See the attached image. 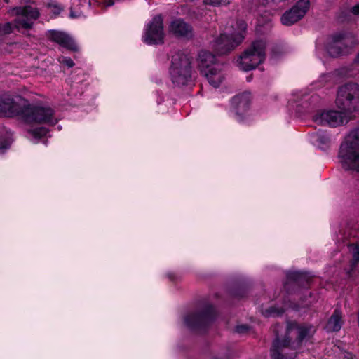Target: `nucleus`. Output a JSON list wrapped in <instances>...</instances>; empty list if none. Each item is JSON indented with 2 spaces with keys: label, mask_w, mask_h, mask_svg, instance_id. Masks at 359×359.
Masks as SVG:
<instances>
[{
  "label": "nucleus",
  "mask_w": 359,
  "mask_h": 359,
  "mask_svg": "<svg viewBox=\"0 0 359 359\" xmlns=\"http://www.w3.org/2000/svg\"><path fill=\"white\" fill-rule=\"evenodd\" d=\"M203 3L205 5H210L212 6H219L222 4V2L219 1V0H203Z\"/></svg>",
  "instance_id": "30"
},
{
  "label": "nucleus",
  "mask_w": 359,
  "mask_h": 359,
  "mask_svg": "<svg viewBox=\"0 0 359 359\" xmlns=\"http://www.w3.org/2000/svg\"><path fill=\"white\" fill-rule=\"evenodd\" d=\"M50 39L60 44V46L67 48L68 49L76 50V45L74 40L67 34L58 32V31H50L49 32Z\"/></svg>",
  "instance_id": "17"
},
{
  "label": "nucleus",
  "mask_w": 359,
  "mask_h": 359,
  "mask_svg": "<svg viewBox=\"0 0 359 359\" xmlns=\"http://www.w3.org/2000/svg\"><path fill=\"white\" fill-rule=\"evenodd\" d=\"M13 32V26L11 23L6 22L4 25H0V35L4 36L8 34Z\"/></svg>",
  "instance_id": "27"
},
{
  "label": "nucleus",
  "mask_w": 359,
  "mask_h": 359,
  "mask_svg": "<svg viewBox=\"0 0 359 359\" xmlns=\"http://www.w3.org/2000/svg\"><path fill=\"white\" fill-rule=\"evenodd\" d=\"M246 330H247V327H245V326H238L236 327V331L238 332H243Z\"/></svg>",
  "instance_id": "33"
},
{
  "label": "nucleus",
  "mask_w": 359,
  "mask_h": 359,
  "mask_svg": "<svg viewBox=\"0 0 359 359\" xmlns=\"http://www.w3.org/2000/svg\"><path fill=\"white\" fill-rule=\"evenodd\" d=\"M29 133L35 138L41 137L48 133V129L45 127H39L36 129L29 130Z\"/></svg>",
  "instance_id": "25"
},
{
  "label": "nucleus",
  "mask_w": 359,
  "mask_h": 359,
  "mask_svg": "<svg viewBox=\"0 0 359 359\" xmlns=\"http://www.w3.org/2000/svg\"><path fill=\"white\" fill-rule=\"evenodd\" d=\"M12 142L11 137L7 135L6 137H0V154H4L10 147Z\"/></svg>",
  "instance_id": "24"
},
{
  "label": "nucleus",
  "mask_w": 359,
  "mask_h": 359,
  "mask_svg": "<svg viewBox=\"0 0 359 359\" xmlns=\"http://www.w3.org/2000/svg\"><path fill=\"white\" fill-rule=\"evenodd\" d=\"M49 8L50 12L53 13L55 15H58L62 11V8L56 4H50Z\"/></svg>",
  "instance_id": "29"
},
{
  "label": "nucleus",
  "mask_w": 359,
  "mask_h": 359,
  "mask_svg": "<svg viewBox=\"0 0 359 359\" xmlns=\"http://www.w3.org/2000/svg\"><path fill=\"white\" fill-rule=\"evenodd\" d=\"M313 121L322 126L337 127L346 123L348 118L342 115V113L334 110L318 111L313 116Z\"/></svg>",
  "instance_id": "9"
},
{
  "label": "nucleus",
  "mask_w": 359,
  "mask_h": 359,
  "mask_svg": "<svg viewBox=\"0 0 359 359\" xmlns=\"http://www.w3.org/2000/svg\"><path fill=\"white\" fill-rule=\"evenodd\" d=\"M176 75L173 74V70H170V76L173 83L177 86H184L187 84L191 78V72L186 71H177Z\"/></svg>",
  "instance_id": "22"
},
{
  "label": "nucleus",
  "mask_w": 359,
  "mask_h": 359,
  "mask_svg": "<svg viewBox=\"0 0 359 359\" xmlns=\"http://www.w3.org/2000/svg\"><path fill=\"white\" fill-rule=\"evenodd\" d=\"M79 15H76V14L74 13V12H73L72 11H71V12H70V17H71V18H77V17H79Z\"/></svg>",
  "instance_id": "35"
},
{
  "label": "nucleus",
  "mask_w": 359,
  "mask_h": 359,
  "mask_svg": "<svg viewBox=\"0 0 359 359\" xmlns=\"http://www.w3.org/2000/svg\"><path fill=\"white\" fill-rule=\"evenodd\" d=\"M341 318V313L339 310H335L334 313L332 315V316L330 318L327 322V330L331 332L339 331L342 325Z\"/></svg>",
  "instance_id": "20"
},
{
  "label": "nucleus",
  "mask_w": 359,
  "mask_h": 359,
  "mask_svg": "<svg viewBox=\"0 0 359 359\" xmlns=\"http://www.w3.org/2000/svg\"><path fill=\"white\" fill-rule=\"evenodd\" d=\"M309 140L313 144L319 147H323L330 142V136L325 133L321 131H318L311 134Z\"/></svg>",
  "instance_id": "21"
},
{
  "label": "nucleus",
  "mask_w": 359,
  "mask_h": 359,
  "mask_svg": "<svg viewBox=\"0 0 359 359\" xmlns=\"http://www.w3.org/2000/svg\"><path fill=\"white\" fill-rule=\"evenodd\" d=\"M209 83L215 88H217L223 82L224 75L222 71L221 65L214 66L210 70L203 74Z\"/></svg>",
  "instance_id": "18"
},
{
  "label": "nucleus",
  "mask_w": 359,
  "mask_h": 359,
  "mask_svg": "<svg viewBox=\"0 0 359 359\" xmlns=\"http://www.w3.org/2000/svg\"><path fill=\"white\" fill-rule=\"evenodd\" d=\"M251 101V96L249 93H243L233 97L232 99V106L234 108L236 114L238 115V119L241 121L240 114L246 111Z\"/></svg>",
  "instance_id": "14"
},
{
  "label": "nucleus",
  "mask_w": 359,
  "mask_h": 359,
  "mask_svg": "<svg viewBox=\"0 0 359 359\" xmlns=\"http://www.w3.org/2000/svg\"><path fill=\"white\" fill-rule=\"evenodd\" d=\"M309 6V0H300L290 11L285 12L281 22L284 25L290 26L302 18L307 12Z\"/></svg>",
  "instance_id": "10"
},
{
  "label": "nucleus",
  "mask_w": 359,
  "mask_h": 359,
  "mask_svg": "<svg viewBox=\"0 0 359 359\" xmlns=\"http://www.w3.org/2000/svg\"><path fill=\"white\" fill-rule=\"evenodd\" d=\"M266 57V43L255 41L237 60L238 66L243 71L255 69Z\"/></svg>",
  "instance_id": "3"
},
{
  "label": "nucleus",
  "mask_w": 359,
  "mask_h": 359,
  "mask_svg": "<svg viewBox=\"0 0 359 359\" xmlns=\"http://www.w3.org/2000/svg\"><path fill=\"white\" fill-rule=\"evenodd\" d=\"M170 70H173L175 76L177 71H186L191 72V60L185 54L177 53L172 57L171 67Z\"/></svg>",
  "instance_id": "13"
},
{
  "label": "nucleus",
  "mask_w": 359,
  "mask_h": 359,
  "mask_svg": "<svg viewBox=\"0 0 359 359\" xmlns=\"http://www.w3.org/2000/svg\"><path fill=\"white\" fill-rule=\"evenodd\" d=\"M336 104L345 113L359 111V85L346 83L341 86L337 92Z\"/></svg>",
  "instance_id": "4"
},
{
  "label": "nucleus",
  "mask_w": 359,
  "mask_h": 359,
  "mask_svg": "<svg viewBox=\"0 0 359 359\" xmlns=\"http://www.w3.org/2000/svg\"><path fill=\"white\" fill-rule=\"evenodd\" d=\"M314 328L311 326H299L294 322L288 323L285 334L282 337L278 332H276V339L273 344L271 351V355L273 359H292L294 355L286 356L284 348L287 347L290 344V339L293 337L297 338V342L292 343L293 348H296L300 342L304 339L309 337L314 332Z\"/></svg>",
  "instance_id": "1"
},
{
  "label": "nucleus",
  "mask_w": 359,
  "mask_h": 359,
  "mask_svg": "<svg viewBox=\"0 0 359 359\" xmlns=\"http://www.w3.org/2000/svg\"><path fill=\"white\" fill-rule=\"evenodd\" d=\"M168 30L169 32L178 37L190 39L193 36V29L191 25L181 19L172 21Z\"/></svg>",
  "instance_id": "12"
},
{
  "label": "nucleus",
  "mask_w": 359,
  "mask_h": 359,
  "mask_svg": "<svg viewBox=\"0 0 359 359\" xmlns=\"http://www.w3.org/2000/svg\"><path fill=\"white\" fill-rule=\"evenodd\" d=\"M356 61H357V62H359V53H358V56H357V57H356Z\"/></svg>",
  "instance_id": "36"
},
{
  "label": "nucleus",
  "mask_w": 359,
  "mask_h": 359,
  "mask_svg": "<svg viewBox=\"0 0 359 359\" xmlns=\"http://www.w3.org/2000/svg\"><path fill=\"white\" fill-rule=\"evenodd\" d=\"M103 4L105 7H108V6H111L114 5V0H105V1Z\"/></svg>",
  "instance_id": "31"
},
{
  "label": "nucleus",
  "mask_w": 359,
  "mask_h": 359,
  "mask_svg": "<svg viewBox=\"0 0 359 359\" xmlns=\"http://www.w3.org/2000/svg\"><path fill=\"white\" fill-rule=\"evenodd\" d=\"M352 12L353 14L355 15H359V4L358 5H356L353 8H352Z\"/></svg>",
  "instance_id": "32"
},
{
  "label": "nucleus",
  "mask_w": 359,
  "mask_h": 359,
  "mask_svg": "<svg viewBox=\"0 0 359 359\" xmlns=\"http://www.w3.org/2000/svg\"><path fill=\"white\" fill-rule=\"evenodd\" d=\"M347 355V357L351 356V354L349 353H346Z\"/></svg>",
  "instance_id": "37"
},
{
  "label": "nucleus",
  "mask_w": 359,
  "mask_h": 359,
  "mask_svg": "<svg viewBox=\"0 0 359 359\" xmlns=\"http://www.w3.org/2000/svg\"><path fill=\"white\" fill-rule=\"evenodd\" d=\"M12 14L15 16V27L18 30L31 28L39 15L38 10L31 6L14 8Z\"/></svg>",
  "instance_id": "7"
},
{
  "label": "nucleus",
  "mask_w": 359,
  "mask_h": 359,
  "mask_svg": "<svg viewBox=\"0 0 359 359\" xmlns=\"http://www.w3.org/2000/svg\"><path fill=\"white\" fill-rule=\"evenodd\" d=\"M338 157L345 170L359 172V129L352 130L346 137L341 144Z\"/></svg>",
  "instance_id": "2"
},
{
  "label": "nucleus",
  "mask_w": 359,
  "mask_h": 359,
  "mask_svg": "<svg viewBox=\"0 0 359 359\" xmlns=\"http://www.w3.org/2000/svg\"><path fill=\"white\" fill-rule=\"evenodd\" d=\"M19 107L11 99L0 101V116H13L19 114Z\"/></svg>",
  "instance_id": "19"
},
{
  "label": "nucleus",
  "mask_w": 359,
  "mask_h": 359,
  "mask_svg": "<svg viewBox=\"0 0 359 359\" xmlns=\"http://www.w3.org/2000/svg\"><path fill=\"white\" fill-rule=\"evenodd\" d=\"M212 307L210 306L205 311L187 314L184 319L185 325L195 328L208 322L212 318Z\"/></svg>",
  "instance_id": "11"
},
{
  "label": "nucleus",
  "mask_w": 359,
  "mask_h": 359,
  "mask_svg": "<svg viewBox=\"0 0 359 359\" xmlns=\"http://www.w3.org/2000/svg\"><path fill=\"white\" fill-rule=\"evenodd\" d=\"M219 1H221L222 2V5H227V4H229L230 2H231V0H219Z\"/></svg>",
  "instance_id": "34"
},
{
  "label": "nucleus",
  "mask_w": 359,
  "mask_h": 359,
  "mask_svg": "<svg viewBox=\"0 0 359 359\" xmlns=\"http://www.w3.org/2000/svg\"><path fill=\"white\" fill-rule=\"evenodd\" d=\"M238 30L227 35L222 34L217 39L212 45L218 55H224L231 51L239 45L245 37L247 25L243 21L237 22Z\"/></svg>",
  "instance_id": "6"
},
{
  "label": "nucleus",
  "mask_w": 359,
  "mask_h": 359,
  "mask_svg": "<svg viewBox=\"0 0 359 359\" xmlns=\"http://www.w3.org/2000/svg\"><path fill=\"white\" fill-rule=\"evenodd\" d=\"M215 62V56L210 52L201 50L198 53V67L203 74L210 70L214 66L217 67V65H219Z\"/></svg>",
  "instance_id": "15"
},
{
  "label": "nucleus",
  "mask_w": 359,
  "mask_h": 359,
  "mask_svg": "<svg viewBox=\"0 0 359 359\" xmlns=\"http://www.w3.org/2000/svg\"><path fill=\"white\" fill-rule=\"evenodd\" d=\"M22 118L28 124L55 125L58 118L52 108L46 106H33L24 109Z\"/></svg>",
  "instance_id": "5"
},
{
  "label": "nucleus",
  "mask_w": 359,
  "mask_h": 359,
  "mask_svg": "<svg viewBox=\"0 0 359 359\" xmlns=\"http://www.w3.org/2000/svg\"><path fill=\"white\" fill-rule=\"evenodd\" d=\"M344 45L345 39L341 36H337L328 40L325 49L329 55L337 57L344 53Z\"/></svg>",
  "instance_id": "16"
},
{
  "label": "nucleus",
  "mask_w": 359,
  "mask_h": 359,
  "mask_svg": "<svg viewBox=\"0 0 359 359\" xmlns=\"http://www.w3.org/2000/svg\"><path fill=\"white\" fill-rule=\"evenodd\" d=\"M59 61L61 64L65 65L68 67H72L74 65L73 60L67 57H60Z\"/></svg>",
  "instance_id": "28"
},
{
  "label": "nucleus",
  "mask_w": 359,
  "mask_h": 359,
  "mask_svg": "<svg viewBox=\"0 0 359 359\" xmlns=\"http://www.w3.org/2000/svg\"><path fill=\"white\" fill-rule=\"evenodd\" d=\"M283 313V309H278L273 308V307H271L269 309H266L262 311V313L265 316H267V317L278 316V315L282 314Z\"/></svg>",
  "instance_id": "26"
},
{
  "label": "nucleus",
  "mask_w": 359,
  "mask_h": 359,
  "mask_svg": "<svg viewBox=\"0 0 359 359\" xmlns=\"http://www.w3.org/2000/svg\"><path fill=\"white\" fill-rule=\"evenodd\" d=\"M348 249L352 256V265H355L359 262V247L356 244H351Z\"/></svg>",
  "instance_id": "23"
},
{
  "label": "nucleus",
  "mask_w": 359,
  "mask_h": 359,
  "mask_svg": "<svg viewBox=\"0 0 359 359\" xmlns=\"http://www.w3.org/2000/svg\"><path fill=\"white\" fill-rule=\"evenodd\" d=\"M164 36L163 18L157 15L146 26L143 41L148 45L160 44L163 42Z\"/></svg>",
  "instance_id": "8"
}]
</instances>
